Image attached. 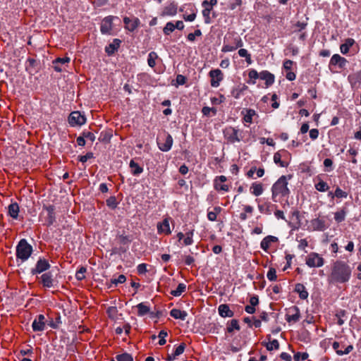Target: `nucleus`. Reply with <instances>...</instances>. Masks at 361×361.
<instances>
[{
    "mask_svg": "<svg viewBox=\"0 0 361 361\" xmlns=\"http://www.w3.org/2000/svg\"><path fill=\"white\" fill-rule=\"evenodd\" d=\"M137 273L139 274H144L147 271V265H146V264H144V263L139 264L137 267Z\"/></svg>",
    "mask_w": 361,
    "mask_h": 361,
    "instance_id": "338daca9",
    "label": "nucleus"
},
{
    "mask_svg": "<svg viewBox=\"0 0 361 361\" xmlns=\"http://www.w3.org/2000/svg\"><path fill=\"white\" fill-rule=\"evenodd\" d=\"M170 315L174 319H179L183 321L186 319L188 313L179 309H172L170 312Z\"/></svg>",
    "mask_w": 361,
    "mask_h": 361,
    "instance_id": "c85d7f7f",
    "label": "nucleus"
},
{
    "mask_svg": "<svg viewBox=\"0 0 361 361\" xmlns=\"http://www.w3.org/2000/svg\"><path fill=\"white\" fill-rule=\"evenodd\" d=\"M219 314L222 317H232L234 312L230 310L227 304H221L218 307Z\"/></svg>",
    "mask_w": 361,
    "mask_h": 361,
    "instance_id": "aec40b11",
    "label": "nucleus"
},
{
    "mask_svg": "<svg viewBox=\"0 0 361 361\" xmlns=\"http://www.w3.org/2000/svg\"><path fill=\"white\" fill-rule=\"evenodd\" d=\"M277 206L276 204H271L270 202H265L262 204H258V209L259 212L262 214H271L274 209H276Z\"/></svg>",
    "mask_w": 361,
    "mask_h": 361,
    "instance_id": "412c9836",
    "label": "nucleus"
},
{
    "mask_svg": "<svg viewBox=\"0 0 361 361\" xmlns=\"http://www.w3.org/2000/svg\"><path fill=\"white\" fill-rule=\"evenodd\" d=\"M315 188L319 192H326L329 189V187L326 182L319 179V182L315 184Z\"/></svg>",
    "mask_w": 361,
    "mask_h": 361,
    "instance_id": "a19ab883",
    "label": "nucleus"
},
{
    "mask_svg": "<svg viewBox=\"0 0 361 361\" xmlns=\"http://www.w3.org/2000/svg\"><path fill=\"white\" fill-rule=\"evenodd\" d=\"M346 314L345 310H341L339 312H338L336 314V317L338 318L337 324L339 326H341L344 324V321L343 320L342 317H345Z\"/></svg>",
    "mask_w": 361,
    "mask_h": 361,
    "instance_id": "864d4df0",
    "label": "nucleus"
},
{
    "mask_svg": "<svg viewBox=\"0 0 361 361\" xmlns=\"http://www.w3.org/2000/svg\"><path fill=\"white\" fill-rule=\"evenodd\" d=\"M50 268V264L49 261L45 258H39L36 265L34 268H32L30 271L32 275H37L44 271H46Z\"/></svg>",
    "mask_w": 361,
    "mask_h": 361,
    "instance_id": "1a4fd4ad",
    "label": "nucleus"
},
{
    "mask_svg": "<svg viewBox=\"0 0 361 361\" xmlns=\"http://www.w3.org/2000/svg\"><path fill=\"white\" fill-rule=\"evenodd\" d=\"M82 134L85 138H87V139L91 140L92 142H94L95 140V135L92 132L83 131Z\"/></svg>",
    "mask_w": 361,
    "mask_h": 361,
    "instance_id": "0e129e2a",
    "label": "nucleus"
},
{
    "mask_svg": "<svg viewBox=\"0 0 361 361\" xmlns=\"http://www.w3.org/2000/svg\"><path fill=\"white\" fill-rule=\"evenodd\" d=\"M129 166L131 169V173L133 176H138L143 172V168L136 163L133 159L130 160Z\"/></svg>",
    "mask_w": 361,
    "mask_h": 361,
    "instance_id": "c756f323",
    "label": "nucleus"
},
{
    "mask_svg": "<svg viewBox=\"0 0 361 361\" xmlns=\"http://www.w3.org/2000/svg\"><path fill=\"white\" fill-rule=\"evenodd\" d=\"M202 35V32L200 30H196L193 33H189L187 36V38L190 42H194L195 39V37H199Z\"/></svg>",
    "mask_w": 361,
    "mask_h": 361,
    "instance_id": "13d9d810",
    "label": "nucleus"
},
{
    "mask_svg": "<svg viewBox=\"0 0 361 361\" xmlns=\"http://www.w3.org/2000/svg\"><path fill=\"white\" fill-rule=\"evenodd\" d=\"M186 238L183 240V243L185 245H190L192 244V235H193V230L189 231L185 233Z\"/></svg>",
    "mask_w": 361,
    "mask_h": 361,
    "instance_id": "49530a36",
    "label": "nucleus"
},
{
    "mask_svg": "<svg viewBox=\"0 0 361 361\" xmlns=\"http://www.w3.org/2000/svg\"><path fill=\"white\" fill-rule=\"evenodd\" d=\"M295 291L299 294V297L302 300H305L308 297V292L302 283H297L295 285Z\"/></svg>",
    "mask_w": 361,
    "mask_h": 361,
    "instance_id": "cd10ccee",
    "label": "nucleus"
},
{
    "mask_svg": "<svg viewBox=\"0 0 361 361\" xmlns=\"http://www.w3.org/2000/svg\"><path fill=\"white\" fill-rule=\"evenodd\" d=\"M225 139L230 143L240 142L243 139V132L238 128L229 126L226 128L224 131Z\"/></svg>",
    "mask_w": 361,
    "mask_h": 361,
    "instance_id": "20e7f679",
    "label": "nucleus"
},
{
    "mask_svg": "<svg viewBox=\"0 0 361 361\" xmlns=\"http://www.w3.org/2000/svg\"><path fill=\"white\" fill-rule=\"evenodd\" d=\"M43 209L47 212L44 224L47 226H50L56 221L55 207L53 205H44Z\"/></svg>",
    "mask_w": 361,
    "mask_h": 361,
    "instance_id": "9b49d317",
    "label": "nucleus"
},
{
    "mask_svg": "<svg viewBox=\"0 0 361 361\" xmlns=\"http://www.w3.org/2000/svg\"><path fill=\"white\" fill-rule=\"evenodd\" d=\"M310 228L312 231H324L327 228L326 221L322 218H315L310 221Z\"/></svg>",
    "mask_w": 361,
    "mask_h": 361,
    "instance_id": "f8f14e48",
    "label": "nucleus"
},
{
    "mask_svg": "<svg viewBox=\"0 0 361 361\" xmlns=\"http://www.w3.org/2000/svg\"><path fill=\"white\" fill-rule=\"evenodd\" d=\"M157 229L159 233H165L166 234L171 233L168 219H165L162 223L159 224L157 226Z\"/></svg>",
    "mask_w": 361,
    "mask_h": 361,
    "instance_id": "473e14b6",
    "label": "nucleus"
},
{
    "mask_svg": "<svg viewBox=\"0 0 361 361\" xmlns=\"http://www.w3.org/2000/svg\"><path fill=\"white\" fill-rule=\"evenodd\" d=\"M116 361H133V356L127 353H124L116 356Z\"/></svg>",
    "mask_w": 361,
    "mask_h": 361,
    "instance_id": "c03bdc74",
    "label": "nucleus"
},
{
    "mask_svg": "<svg viewBox=\"0 0 361 361\" xmlns=\"http://www.w3.org/2000/svg\"><path fill=\"white\" fill-rule=\"evenodd\" d=\"M295 312V314H287L286 315V320L289 323L291 322H298L300 318V309L298 308V307L294 305V306L290 307L288 309V312Z\"/></svg>",
    "mask_w": 361,
    "mask_h": 361,
    "instance_id": "dca6fc26",
    "label": "nucleus"
},
{
    "mask_svg": "<svg viewBox=\"0 0 361 361\" xmlns=\"http://www.w3.org/2000/svg\"><path fill=\"white\" fill-rule=\"evenodd\" d=\"M251 192L255 196H259L263 192V187L261 183H254L250 187Z\"/></svg>",
    "mask_w": 361,
    "mask_h": 361,
    "instance_id": "72a5a7b5",
    "label": "nucleus"
},
{
    "mask_svg": "<svg viewBox=\"0 0 361 361\" xmlns=\"http://www.w3.org/2000/svg\"><path fill=\"white\" fill-rule=\"evenodd\" d=\"M87 269L84 267H81L79 270L77 271L75 274V278L78 281H82L85 278V273L86 272Z\"/></svg>",
    "mask_w": 361,
    "mask_h": 361,
    "instance_id": "8fccbe9b",
    "label": "nucleus"
},
{
    "mask_svg": "<svg viewBox=\"0 0 361 361\" xmlns=\"http://www.w3.org/2000/svg\"><path fill=\"white\" fill-rule=\"evenodd\" d=\"M307 353H297L294 355L293 359L295 361L305 360L308 358Z\"/></svg>",
    "mask_w": 361,
    "mask_h": 361,
    "instance_id": "603ef678",
    "label": "nucleus"
},
{
    "mask_svg": "<svg viewBox=\"0 0 361 361\" xmlns=\"http://www.w3.org/2000/svg\"><path fill=\"white\" fill-rule=\"evenodd\" d=\"M238 54L240 57L245 58V61L248 64H251L252 61L251 59V55L245 49H240L238 50Z\"/></svg>",
    "mask_w": 361,
    "mask_h": 361,
    "instance_id": "37998d69",
    "label": "nucleus"
},
{
    "mask_svg": "<svg viewBox=\"0 0 361 361\" xmlns=\"http://www.w3.org/2000/svg\"><path fill=\"white\" fill-rule=\"evenodd\" d=\"M355 44V40L352 38L345 39V43L341 44L340 49L343 54H346L349 51V49Z\"/></svg>",
    "mask_w": 361,
    "mask_h": 361,
    "instance_id": "7c9ffc66",
    "label": "nucleus"
},
{
    "mask_svg": "<svg viewBox=\"0 0 361 361\" xmlns=\"http://www.w3.org/2000/svg\"><path fill=\"white\" fill-rule=\"evenodd\" d=\"M324 264V258L316 252H310L306 258V264L310 267H320Z\"/></svg>",
    "mask_w": 361,
    "mask_h": 361,
    "instance_id": "0eeeda50",
    "label": "nucleus"
},
{
    "mask_svg": "<svg viewBox=\"0 0 361 361\" xmlns=\"http://www.w3.org/2000/svg\"><path fill=\"white\" fill-rule=\"evenodd\" d=\"M209 75L211 78V86L217 87L219 86L220 82L224 79V73L220 69H213L209 73Z\"/></svg>",
    "mask_w": 361,
    "mask_h": 361,
    "instance_id": "9d476101",
    "label": "nucleus"
},
{
    "mask_svg": "<svg viewBox=\"0 0 361 361\" xmlns=\"http://www.w3.org/2000/svg\"><path fill=\"white\" fill-rule=\"evenodd\" d=\"M70 62L69 57L57 58L53 61V67L56 72H61L63 71L62 65Z\"/></svg>",
    "mask_w": 361,
    "mask_h": 361,
    "instance_id": "4be33fe9",
    "label": "nucleus"
},
{
    "mask_svg": "<svg viewBox=\"0 0 361 361\" xmlns=\"http://www.w3.org/2000/svg\"><path fill=\"white\" fill-rule=\"evenodd\" d=\"M259 78L265 81L266 87H268L274 82L275 77L274 74L267 71H263L259 73Z\"/></svg>",
    "mask_w": 361,
    "mask_h": 361,
    "instance_id": "a211bd4d",
    "label": "nucleus"
},
{
    "mask_svg": "<svg viewBox=\"0 0 361 361\" xmlns=\"http://www.w3.org/2000/svg\"><path fill=\"white\" fill-rule=\"evenodd\" d=\"M157 145L159 149L162 152H168L171 149L173 145L172 136L169 133H165L163 137L157 138Z\"/></svg>",
    "mask_w": 361,
    "mask_h": 361,
    "instance_id": "423d86ee",
    "label": "nucleus"
},
{
    "mask_svg": "<svg viewBox=\"0 0 361 361\" xmlns=\"http://www.w3.org/2000/svg\"><path fill=\"white\" fill-rule=\"evenodd\" d=\"M121 41L118 39H114L113 42L106 47L105 51L108 55H112L119 48Z\"/></svg>",
    "mask_w": 361,
    "mask_h": 361,
    "instance_id": "bb28decb",
    "label": "nucleus"
},
{
    "mask_svg": "<svg viewBox=\"0 0 361 361\" xmlns=\"http://www.w3.org/2000/svg\"><path fill=\"white\" fill-rule=\"evenodd\" d=\"M123 23L125 24V27L130 32L134 31L140 24V20L137 18H135L133 20H131L128 17H125L123 18Z\"/></svg>",
    "mask_w": 361,
    "mask_h": 361,
    "instance_id": "f3484780",
    "label": "nucleus"
},
{
    "mask_svg": "<svg viewBox=\"0 0 361 361\" xmlns=\"http://www.w3.org/2000/svg\"><path fill=\"white\" fill-rule=\"evenodd\" d=\"M186 81H187V78L185 76L180 75V74L177 75L176 78V86L183 85L185 84Z\"/></svg>",
    "mask_w": 361,
    "mask_h": 361,
    "instance_id": "052dcab7",
    "label": "nucleus"
},
{
    "mask_svg": "<svg viewBox=\"0 0 361 361\" xmlns=\"http://www.w3.org/2000/svg\"><path fill=\"white\" fill-rule=\"evenodd\" d=\"M352 275L350 267L345 262L337 260L334 262L328 276L329 283H345L349 281Z\"/></svg>",
    "mask_w": 361,
    "mask_h": 361,
    "instance_id": "f257e3e1",
    "label": "nucleus"
},
{
    "mask_svg": "<svg viewBox=\"0 0 361 361\" xmlns=\"http://www.w3.org/2000/svg\"><path fill=\"white\" fill-rule=\"evenodd\" d=\"M267 279L271 281H276L277 279L276 269L272 267L269 268V269L267 272Z\"/></svg>",
    "mask_w": 361,
    "mask_h": 361,
    "instance_id": "3c124183",
    "label": "nucleus"
},
{
    "mask_svg": "<svg viewBox=\"0 0 361 361\" xmlns=\"http://www.w3.org/2000/svg\"><path fill=\"white\" fill-rule=\"evenodd\" d=\"M16 257L21 260L22 262H25L31 256L33 249L25 239H21L16 246Z\"/></svg>",
    "mask_w": 361,
    "mask_h": 361,
    "instance_id": "7ed1b4c3",
    "label": "nucleus"
},
{
    "mask_svg": "<svg viewBox=\"0 0 361 361\" xmlns=\"http://www.w3.org/2000/svg\"><path fill=\"white\" fill-rule=\"evenodd\" d=\"M20 212L19 205L17 202H13L8 207V214L13 219L18 218V214Z\"/></svg>",
    "mask_w": 361,
    "mask_h": 361,
    "instance_id": "393cba45",
    "label": "nucleus"
},
{
    "mask_svg": "<svg viewBox=\"0 0 361 361\" xmlns=\"http://www.w3.org/2000/svg\"><path fill=\"white\" fill-rule=\"evenodd\" d=\"M126 281V277L123 274H121L117 279H111V285L109 287H112V285L116 287L118 283H123Z\"/></svg>",
    "mask_w": 361,
    "mask_h": 361,
    "instance_id": "a18cd8bd",
    "label": "nucleus"
},
{
    "mask_svg": "<svg viewBox=\"0 0 361 361\" xmlns=\"http://www.w3.org/2000/svg\"><path fill=\"white\" fill-rule=\"evenodd\" d=\"M240 329V326L239 325L238 321L235 319L231 320L227 324L226 331L228 334H232L233 330L239 331Z\"/></svg>",
    "mask_w": 361,
    "mask_h": 361,
    "instance_id": "2f4dec72",
    "label": "nucleus"
},
{
    "mask_svg": "<svg viewBox=\"0 0 361 361\" xmlns=\"http://www.w3.org/2000/svg\"><path fill=\"white\" fill-rule=\"evenodd\" d=\"M286 155H288V152L285 149L276 152L274 155V163L281 167H287L288 163L281 160L282 157H285Z\"/></svg>",
    "mask_w": 361,
    "mask_h": 361,
    "instance_id": "6ab92c4d",
    "label": "nucleus"
},
{
    "mask_svg": "<svg viewBox=\"0 0 361 361\" xmlns=\"http://www.w3.org/2000/svg\"><path fill=\"white\" fill-rule=\"evenodd\" d=\"M158 58V56L156 52L154 51H151L149 55H148V59H147V63L149 65V66H150L151 68H154L156 65V59Z\"/></svg>",
    "mask_w": 361,
    "mask_h": 361,
    "instance_id": "79ce46f5",
    "label": "nucleus"
},
{
    "mask_svg": "<svg viewBox=\"0 0 361 361\" xmlns=\"http://www.w3.org/2000/svg\"><path fill=\"white\" fill-rule=\"evenodd\" d=\"M41 283L45 288H51L55 282L51 271L46 272L40 276Z\"/></svg>",
    "mask_w": 361,
    "mask_h": 361,
    "instance_id": "2eb2a0df",
    "label": "nucleus"
},
{
    "mask_svg": "<svg viewBox=\"0 0 361 361\" xmlns=\"http://www.w3.org/2000/svg\"><path fill=\"white\" fill-rule=\"evenodd\" d=\"M241 114L244 116L243 121L248 123H252L253 116H257L256 111L252 109H244Z\"/></svg>",
    "mask_w": 361,
    "mask_h": 361,
    "instance_id": "b1692460",
    "label": "nucleus"
},
{
    "mask_svg": "<svg viewBox=\"0 0 361 361\" xmlns=\"http://www.w3.org/2000/svg\"><path fill=\"white\" fill-rule=\"evenodd\" d=\"M117 204L116 199L114 196L106 200V205L111 209H115L117 207Z\"/></svg>",
    "mask_w": 361,
    "mask_h": 361,
    "instance_id": "6e6d98bb",
    "label": "nucleus"
},
{
    "mask_svg": "<svg viewBox=\"0 0 361 361\" xmlns=\"http://www.w3.org/2000/svg\"><path fill=\"white\" fill-rule=\"evenodd\" d=\"M221 208L220 207H215L214 211L208 212L207 218L209 221H214L216 220L217 214L220 213Z\"/></svg>",
    "mask_w": 361,
    "mask_h": 361,
    "instance_id": "58836bf2",
    "label": "nucleus"
},
{
    "mask_svg": "<svg viewBox=\"0 0 361 361\" xmlns=\"http://www.w3.org/2000/svg\"><path fill=\"white\" fill-rule=\"evenodd\" d=\"M111 135L107 132H102L99 137V140L102 142H110Z\"/></svg>",
    "mask_w": 361,
    "mask_h": 361,
    "instance_id": "09e8293b",
    "label": "nucleus"
},
{
    "mask_svg": "<svg viewBox=\"0 0 361 361\" xmlns=\"http://www.w3.org/2000/svg\"><path fill=\"white\" fill-rule=\"evenodd\" d=\"M45 317L43 314H39L33 321L32 327L34 331H42L45 329Z\"/></svg>",
    "mask_w": 361,
    "mask_h": 361,
    "instance_id": "4468645a",
    "label": "nucleus"
},
{
    "mask_svg": "<svg viewBox=\"0 0 361 361\" xmlns=\"http://www.w3.org/2000/svg\"><path fill=\"white\" fill-rule=\"evenodd\" d=\"M175 30L174 24L172 22H169L166 24L163 29L164 35H169Z\"/></svg>",
    "mask_w": 361,
    "mask_h": 361,
    "instance_id": "de8ad7c7",
    "label": "nucleus"
},
{
    "mask_svg": "<svg viewBox=\"0 0 361 361\" xmlns=\"http://www.w3.org/2000/svg\"><path fill=\"white\" fill-rule=\"evenodd\" d=\"M137 308L138 310V315L139 316H144L148 313L150 314V310L149 307L145 305L143 302L139 303L137 305Z\"/></svg>",
    "mask_w": 361,
    "mask_h": 361,
    "instance_id": "c9c22d12",
    "label": "nucleus"
},
{
    "mask_svg": "<svg viewBox=\"0 0 361 361\" xmlns=\"http://www.w3.org/2000/svg\"><path fill=\"white\" fill-rule=\"evenodd\" d=\"M347 63L348 61L344 57H342L339 54H336L331 56L329 61V68L332 73H334L336 72V71L334 69V68L338 67L340 69H343L345 68Z\"/></svg>",
    "mask_w": 361,
    "mask_h": 361,
    "instance_id": "39448f33",
    "label": "nucleus"
},
{
    "mask_svg": "<svg viewBox=\"0 0 361 361\" xmlns=\"http://www.w3.org/2000/svg\"><path fill=\"white\" fill-rule=\"evenodd\" d=\"M216 109L215 108H210L208 106H204L202 109V112L204 116H209L210 112L213 113V115L216 114Z\"/></svg>",
    "mask_w": 361,
    "mask_h": 361,
    "instance_id": "680f3d73",
    "label": "nucleus"
},
{
    "mask_svg": "<svg viewBox=\"0 0 361 361\" xmlns=\"http://www.w3.org/2000/svg\"><path fill=\"white\" fill-rule=\"evenodd\" d=\"M293 65V61L291 60L287 59V60L284 61L283 66V68L288 71L291 70Z\"/></svg>",
    "mask_w": 361,
    "mask_h": 361,
    "instance_id": "69168bd1",
    "label": "nucleus"
},
{
    "mask_svg": "<svg viewBox=\"0 0 361 361\" xmlns=\"http://www.w3.org/2000/svg\"><path fill=\"white\" fill-rule=\"evenodd\" d=\"M272 200L277 202L276 200L278 195L281 197H288L290 194V190L288 188L287 177L286 176H281L278 180L273 185L271 188Z\"/></svg>",
    "mask_w": 361,
    "mask_h": 361,
    "instance_id": "f03ea898",
    "label": "nucleus"
},
{
    "mask_svg": "<svg viewBox=\"0 0 361 361\" xmlns=\"http://www.w3.org/2000/svg\"><path fill=\"white\" fill-rule=\"evenodd\" d=\"M334 195L338 198H342L346 197L348 196V193L338 187L335 190Z\"/></svg>",
    "mask_w": 361,
    "mask_h": 361,
    "instance_id": "e2e57ef3",
    "label": "nucleus"
},
{
    "mask_svg": "<svg viewBox=\"0 0 361 361\" xmlns=\"http://www.w3.org/2000/svg\"><path fill=\"white\" fill-rule=\"evenodd\" d=\"M177 13V4L174 2L171 3L169 5L164 7V10L162 11L161 16H175Z\"/></svg>",
    "mask_w": 361,
    "mask_h": 361,
    "instance_id": "5701e85b",
    "label": "nucleus"
},
{
    "mask_svg": "<svg viewBox=\"0 0 361 361\" xmlns=\"http://www.w3.org/2000/svg\"><path fill=\"white\" fill-rule=\"evenodd\" d=\"M94 158V154L92 152H87L85 155L78 157V161L85 163L88 159Z\"/></svg>",
    "mask_w": 361,
    "mask_h": 361,
    "instance_id": "bf43d9fd",
    "label": "nucleus"
},
{
    "mask_svg": "<svg viewBox=\"0 0 361 361\" xmlns=\"http://www.w3.org/2000/svg\"><path fill=\"white\" fill-rule=\"evenodd\" d=\"M114 17L111 16L104 18L101 23V32L102 34H111Z\"/></svg>",
    "mask_w": 361,
    "mask_h": 361,
    "instance_id": "ddd939ff",
    "label": "nucleus"
},
{
    "mask_svg": "<svg viewBox=\"0 0 361 361\" xmlns=\"http://www.w3.org/2000/svg\"><path fill=\"white\" fill-rule=\"evenodd\" d=\"M346 212L345 209H342L341 210L336 212L334 214V219L337 223H341L345 220Z\"/></svg>",
    "mask_w": 361,
    "mask_h": 361,
    "instance_id": "ea45409f",
    "label": "nucleus"
},
{
    "mask_svg": "<svg viewBox=\"0 0 361 361\" xmlns=\"http://www.w3.org/2000/svg\"><path fill=\"white\" fill-rule=\"evenodd\" d=\"M266 346L267 350H273L274 349L278 350L279 348V343L276 339H274L269 343H262Z\"/></svg>",
    "mask_w": 361,
    "mask_h": 361,
    "instance_id": "4c0bfd02",
    "label": "nucleus"
},
{
    "mask_svg": "<svg viewBox=\"0 0 361 361\" xmlns=\"http://www.w3.org/2000/svg\"><path fill=\"white\" fill-rule=\"evenodd\" d=\"M202 7L204 8V10L202 11V16L204 18V23L207 24H209L212 22L210 14L212 11L213 10V8L208 6Z\"/></svg>",
    "mask_w": 361,
    "mask_h": 361,
    "instance_id": "f704fd0d",
    "label": "nucleus"
},
{
    "mask_svg": "<svg viewBox=\"0 0 361 361\" xmlns=\"http://www.w3.org/2000/svg\"><path fill=\"white\" fill-rule=\"evenodd\" d=\"M68 123L71 126H82L85 123L86 118L80 111H73L68 116Z\"/></svg>",
    "mask_w": 361,
    "mask_h": 361,
    "instance_id": "6e6552de",
    "label": "nucleus"
},
{
    "mask_svg": "<svg viewBox=\"0 0 361 361\" xmlns=\"http://www.w3.org/2000/svg\"><path fill=\"white\" fill-rule=\"evenodd\" d=\"M243 92V89H238V88H234L232 91H231V94L232 96L235 98V99H238L240 98V96L241 94V93Z\"/></svg>",
    "mask_w": 361,
    "mask_h": 361,
    "instance_id": "774afa93",
    "label": "nucleus"
},
{
    "mask_svg": "<svg viewBox=\"0 0 361 361\" xmlns=\"http://www.w3.org/2000/svg\"><path fill=\"white\" fill-rule=\"evenodd\" d=\"M278 241V238L273 235H267L266 236L260 243V247L262 250L264 251H267L271 243H275Z\"/></svg>",
    "mask_w": 361,
    "mask_h": 361,
    "instance_id": "a878e982",
    "label": "nucleus"
},
{
    "mask_svg": "<svg viewBox=\"0 0 361 361\" xmlns=\"http://www.w3.org/2000/svg\"><path fill=\"white\" fill-rule=\"evenodd\" d=\"M186 345L184 343H181L175 350L173 354L175 356H178L183 353L185 349Z\"/></svg>",
    "mask_w": 361,
    "mask_h": 361,
    "instance_id": "4d7b16f0",
    "label": "nucleus"
},
{
    "mask_svg": "<svg viewBox=\"0 0 361 361\" xmlns=\"http://www.w3.org/2000/svg\"><path fill=\"white\" fill-rule=\"evenodd\" d=\"M186 290V286L184 283H179L176 290H173L170 293L175 297L180 296Z\"/></svg>",
    "mask_w": 361,
    "mask_h": 361,
    "instance_id": "e433bc0d",
    "label": "nucleus"
},
{
    "mask_svg": "<svg viewBox=\"0 0 361 361\" xmlns=\"http://www.w3.org/2000/svg\"><path fill=\"white\" fill-rule=\"evenodd\" d=\"M168 334L166 331L161 330L159 333L158 337L159 338V344L160 345H164L166 343L165 338L167 336Z\"/></svg>",
    "mask_w": 361,
    "mask_h": 361,
    "instance_id": "5fc2aeb1",
    "label": "nucleus"
}]
</instances>
